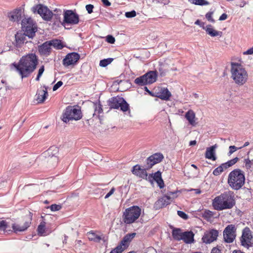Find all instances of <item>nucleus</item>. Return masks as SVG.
I'll return each mask as SVG.
<instances>
[{
  "label": "nucleus",
  "instance_id": "obj_1",
  "mask_svg": "<svg viewBox=\"0 0 253 253\" xmlns=\"http://www.w3.org/2000/svg\"><path fill=\"white\" fill-rule=\"evenodd\" d=\"M38 64V58L35 53H29L23 56L18 63L10 64V69L15 70L22 79L28 77L36 69Z\"/></svg>",
  "mask_w": 253,
  "mask_h": 253
},
{
  "label": "nucleus",
  "instance_id": "obj_2",
  "mask_svg": "<svg viewBox=\"0 0 253 253\" xmlns=\"http://www.w3.org/2000/svg\"><path fill=\"white\" fill-rule=\"evenodd\" d=\"M234 195L231 191H226L216 197L212 201V206L217 211L232 209L235 205Z\"/></svg>",
  "mask_w": 253,
  "mask_h": 253
},
{
  "label": "nucleus",
  "instance_id": "obj_3",
  "mask_svg": "<svg viewBox=\"0 0 253 253\" xmlns=\"http://www.w3.org/2000/svg\"><path fill=\"white\" fill-rule=\"evenodd\" d=\"M231 78L237 85H244L248 81V74L243 66L239 63L232 62L231 64Z\"/></svg>",
  "mask_w": 253,
  "mask_h": 253
},
{
  "label": "nucleus",
  "instance_id": "obj_4",
  "mask_svg": "<svg viewBox=\"0 0 253 253\" xmlns=\"http://www.w3.org/2000/svg\"><path fill=\"white\" fill-rule=\"evenodd\" d=\"M245 181L244 173L240 169H235L228 175V183L233 189H240L245 184Z\"/></svg>",
  "mask_w": 253,
  "mask_h": 253
},
{
  "label": "nucleus",
  "instance_id": "obj_5",
  "mask_svg": "<svg viewBox=\"0 0 253 253\" xmlns=\"http://www.w3.org/2000/svg\"><path fill=\"white\" fill-rule=\"evenodd\" d=\"M141 214V209L137 206H132L126 209L123 212V220L126 224L134 223Z\"/></svg>",
  "mask_w": 253,
  "mask_h": 253
},
{
  "label": "nucleus",
  "instance_id": "obj_6",
  "mask_svg": "<svg viewBox=\"0 0 253 253\" xmlns=\"http://www.w3.org/2000/svg\"><path fill=\"white\" fill-rule=\"evenodd\" d=\"M82 112L80 109L74 106H68L62 114V120L67 123L71 120H79L82 118Z\"/></svg>",
  "mask_w": 253,
  "mask_h": 253
},
{
  "label": "nucleus",
  "instance_id": "obj_7",
  "mask_svg": "<svg viewBox=\"0 0 253 253\" xmlns=\"http://www.w3.org/2000/svg\"><path fill=\"white\" fill-rule=\"evenodd\" d=\"M158 72L152 71L148 72L144 75L136 78L134 83L140 86H144L148 84H152L157 80Z\"/></svg>",
  "mask_w": 253,
  "mask_h": 253
},
{
  "label": "nucleus",
  "instance_id": "obj_8",
  "mask_svg": "<svg viewBox=\"0 0 253 253\" xmlns=\"http://www.w3.org/2000/svg\"><path fill=\"white\" fill-rule=\"evenodd\" d=\"M22 28L25 35L29 38H33L35 36L37 28L31 18H24L22 20Z\"/></svg>",
  "mask_w": 253,
  "mask_h": 253
},
{
  "label": "nucleus",
  "instance_id": "obj_9",
  "mask_svg": "<svg viewBox=\"0 0 253 253\" xmlns=\"http://www.w3.org/2000/svg\"><path fill=\"white\" fill-rule=\"evenodd\" d=\"M33 213L29 211L23 219V223L19 224L14 223L12 225L13 231L17 233L19 232H24L26 231L31 225L32 220Z\"/></svg>",
  "mask_w": 253,
  "mask_h": 253
},
{
  "label": "nucleus",
  "instance_id": "obj_10",
  "mask_svg": "<svg viewBox=\"0 0 253 253\" xmlns=\"http://www.w3.org/2000/svg\"><path fill=\"white\" fill-rule=\"evenodd\" d=\"M109 105L111 108H120L123 112H126L129 108V105L123 97L118 96L111 98L109 101Z\"/></svg>",
  "mask_w": 253,
  "mask_h": 253
},
{
  "label": "nucleus",
  "instance_id": "obj_11",
  "mask_svg": "<svg viewBox=\"0 0 253 253\" xmlns=\"http://www.w3.org/2000/svg\"><path fill=\"white\" fill-rule=\"evenodd\" d=\"M252 239V232L250 229L248 227L244 228L242 230V236L240 238L241 245L244 248L249 249L253 246Z\"/></svg>",
  "mask_w": 253,
  "mask_h": 253
},
{
  "label": "nucleus",
  "instance_id": "obj_12",
  "mask_svg": "<svg viewBox=\"0 0 253 253\" xmlns=\"http://www.w3.org/2000/svg\"><path fill=\"white\" fill-rule=\"evenodd\" d=\"M63 15L64 19L62 23L63 26H65L66 24L76 25L79 23V15L73 10H65Z\"/></svg>",
  "mask_w": 253,
  "mask_h": 253
},
{
  "label": "nucleus",
  "instance_id": "obj_13",
  "mask_svg": "<svg viewBox=\"0 0 253 253\" xmlns=\"http://www.w3.org/2000/svg\"><path fill=\"white\" fill-rule=\"evenodd\" d=\"M237 228L235 225H228L223 231V238L225 242L232 243L236 237Z\"/></svg>",
  "mask_w": 253,
  "mask_h": 253
},
{
  "label": "nucleus",
  "instance_id": "obj_14",
  "mask_svg": "<svg viewBox=\"0 0 253 253\" xmlns=\"http://www.w3.org/2000/svg\"><path fill=\"white\" fill-rule=\"evenodd\" d=\"M33 11L35 13L37 11L42 18L46 21H49L53 16V14L46 6L42 4H38L32 8Z\"/></svg>",
  "mask_w": 253,
  "mask_h": 253
},
{
  "label": "nucleus",
  "instance_id": "obj_15",
  "mask_svg": "<svg viewBox=\"0 0 253 253\" xmlns=\"http://www.w3.org/2000/svg\"><path fill=\"white\" fill-rule=\"evenodd\" d=\"M164 156L161 153H156L152 155L146 160V169H148L152 168V167L155 164L162 162Z\"/></svg>",
  "mask_w": 253,
  "mask_h": 253
},
{
  "label": "nucleus",
  "instance_id": "obj_16",
  "mask_svg": "<svg viewBox=\"0 0 253 253\" xmlns=\"http://www.w3.org/2000/svg\"><path fill=\"white\" fill-rule=\"evenodd\" d=\"M80 58V55L76 52L68 53L63 60V65L65 67L75 65L79 60Z\"/></svg>",
  "mask_w": 253,
  "mask_h": 253
},
{
  "label": "nucleus",
  "instance_id": "obj_17",
  "mask_svg": "<svg viewBox=\"0 0 253 253\" xmlns=\"http://www.w3.org/2000/svg\"><path fill=\"white\" fill-rule=\"evenodd\" d=\"M218 231L215 229H211L206 231L202 238V240L206 244H210L216 240Z\"/></svg>",
  "mask_w": 253,
  "mask_h": 253
},
{
  "label": "nucleus",
  "instance_id": "obj_18",
  "mask_svg": "<svg viewBox=\"0 0 253 253\" xmlns=\"http://www.w3.org/2000/svg\"><path fill=\"white\" fill-rule=\"evenodd\" d=\"M133 174L143 179H146L150 181V175H148L145 169H141L140 167L136 165L134 166L131 170Z\"/></svg>",
  "mask_w": 253,
  "mask_h": 253
},
{
  "label": "nucleus",
  "instance_id": "obj_19",
  "mask_svg": "<svg viewBox=\"0 0 253 253\" xmlns=\"http://www.w3.org/2000/svg\"><path fill=\"white\" fill-rule=\"evenodd\" d=\"M136 234V233L134 232L127 234L124 236L123 240L121 241L120 244L117 246V247H121V250L122 249L123 252L126 249V248L128 246L130 242L135 237Z\"/></svg>",
  "mask_w": 253,
  "mask_h": 253
},
{
  "label": "nucleus",
  "instance_id": "obj_20",
  "mask_svg": "<svg viewBox=\"0 0 253 253\" xmlns=\"http://www.w3.org/2000/svg\"><path fill=\"white\" fill-rule=\"evenodd\" d=\"M38 51L41 55L48 56L51 52L52 48L48 41L38 46Z\"/></svg>",
  "mask_w": 253,
  "mask_h": 253
},
{
  "label": "nucleus",
  "instance_id": "obj_21",
  "mask_svg": "<svg viewBox=\"0 0 253 253\" xmlns=\"http://www.w3.org/2000/svg\"><path fill=\"white\" fill-rule=\"evenodd\" d=\"M48 95L47 88L43 86L40 89L38 90L36 95V100L38 103H43Z\"/></svg>",
  "mask_w": 253,
  "mask_h": 253
},
{
  "label": "nucleus",
  "instance_id": "obj_22",
  "mask_svg": "<svg viewBox=\"0 0 253 253\" xmlns=\"http://www.w3.org/2000/svg\"><path fill=\"white\" fill-rule=\"evenodd\" d=\"M217 148V145L216 144L211 147H208L205 153L206 158L211 160L212 161H215L216 160V157L215 155V149Z\"/></svg>",
  "mask_w": 253,
  "mask_h": 253
},
{
  "label": "nucleus",
  "instance_id": "obj_23",
  "mask_svg": "<svg viewBox=\"0 0 253 253\" xmlns=\"http://www.w3.org/2000/svg\"><path fill=\"white\" fill-rule=\"evenodd\" d=\"M151 179L154 180L157 183L160 188L162 189L164 188L165 184L164 181L162 178L161 173L160 171H158L154 174H152L150 175V181H151Z\"/></svg>",
  "mask_w": 253,
  "mask_h": 253
},
{
  "label": "nucleus",
  "instance_id": "obj_24",
  "mask_svg": "<svg viewBox=\"0 0 253 253\" xmlns=\"http://www.w3.org/2000/svg\"><path fill=\"white\" fill-rule=\"evenodd\" d=\"M171 198L168 196H165L159 199L155 203L157 208H162L170 203Z\"/></svg>",
  "mask_w": 253,
  "mask_h": 253
},
{
  "label": "nucleus",
  "instance_id": "obj_25",
  "mask_svg": "<svg viewBox=\"0 0 253 253\" xmlns=\"http://www.w3.org/2000/svg\"><path fill=\"white\" fill-rule=\"evenodd\" d=\"M171 96L170 92L167 88H162L158 93V97L163 100H169Z\"/></svg>",
  "mask_w": 253,
  "mask_h": 253
},
{
  "label": "nucleus",
  "instance_id": "obj_26",
  "mask_svg": "<svg viewBox=\"0 0 253 253\" xmlns=\"http://www.w3.org/2000/svg\"><path fill=\"white\" fill-rule=\"evenodd\" d=\"M185 117L191 125L195 126L196 125L195 121V113L193 110H190L187 112L185 114Z\"/></svg>",
  "mask_w": 253,
  "mask_h": 253
},
{
  "label": "nucleus",
  "instance_id": "obj_27",
  "mask_svg": "<svg viewBox=\"0 0 253 253\" xmlns=\"http://www.w3.org/2000/svg\"><path fill=\"white\" fill-rule=\"evenodd\" d=\"M194 234L192 231L184 232L182 234V240L185 243L190 244L194 241Z\"/></svg>",
  "mask_w": 253,
  "mask_h": 253
},
{
  "label": "nucleus",
  "instance_id": "obj_28",
  "mask_svg": "<svg viewBox=\"0 0 253 253\" xmlns=\"http://www.w3.org/2000/svg\"><path fill=\"white\" fill-rule=\"evenodd\" d=\"M204 30H206L207 34L211 37L220 36L221 34V32L214 30L211 25H207Z\"/></svg>",
  "mask_w": 253,
  "mask_h": 253
},
{
  "label": "nucleus",
  "instance_id": "obj_29",
  "mask_svg": "<svg viewBox=\"0 0 253 253\" xmlns=\"http://www.w3.org/2000/svg\"><path fill=\"white\" fill-rule=\"evenodd\" d=\"M21 10L15 9L9 14V20L12 21H19L21 15Z\"/></svg>",
  "mask_w": 253,
  "mask_h": 253
},
{
  "label": "nucleus",
  "instance_id": "obj_30",
  "mask_svg": "<svg viewBox=\"0 0 253 253\" xmlns=\"http://www.w3.org/2000/svg\"><path fill=\"white\" fill-rule=\"evenodd\" d=\"M87 236L88 238L90 241H92L97 243L99 242L102 239V236L97 235L93 231L88 232Z\"/></svg>",
  "mask_w": 253,
  "mask_h": 253
},
{
  "label": "nucleus",
  "instance_id": "obj_31",
  "mask_svg": "<svg viewBox=\"0 0 253 253\" xmlns=\"http://www.w3.org/2000/svg\"><path fill=\"white\" fill-rule=\"evenodd\" d=\"M183 233L180 229L175 228L172 230V235L174 239L179 241L182 238Z\"/></svg>",
  "mask_w": 253,
  "mask_h": 253
},
{
  "label": "nucleus",
  "instance_id": "obj_32",
  "mask_svg": "<svg viewBox=\"0 0 253 253\" xmlns=\"http://www.w3.org/2000/svg\"><path fill=\"white\" fill-rule=\"evenodd\" d=\"M45 225L46 223L45 221H42L40 223L37 229L38 235L40 236L46 235V233L45 231Z\"/></svg>",
  "mask_w": 253,
  "mask_h": 253
},
{
  "label": "nucleus",
  "instance_id": "obj_33",
  "mask_svg": "<svg viewBox=\"0 0 253 253\" xmlns=\"http://www.w3.org/2000/svg\"><path fill=\"white\" fill-rule=\"evenodd\" d=\"M49 44L50 46H53L54 48L57 49H61L63 47V45L62 44L61 41L58 40H52L49 41Z\"/></svg>",
  "mask_w": 253,
  "mask_h": 253
},
{
  "label": "nucleus",
  "instance_id": "obj_34",
  "mask_svg": "<svg viewBox=\"0 0 253 253\" xmlns=\"http://www.w3.org/2000/svg\"><path fill=\"white\" fill-rule=\"evenodd\" d=\"M244 167L247 169L252 171L253 170V159L250 160L249 158H246L244 160Z\"/></svg>",
  "mask_w": 253,
  "mask_h": 253
},
{
  "label": "nucleus",
  "instance_id": "obj_35",
  "mask_svg": "<svg viewBox=\"0 0 253 253\" xmlns=\"http://www.w3.org/2000/svg\"><path fill=\"white\" fill-rule=\"evenodd\" d=\"M238 161L239 158L238 157H235L234 159H231L226 163H223L222 166L224 167V169H226L232 167L234 165H235Z\"/></svg>",
  "mask_w": 253,
  "mask_h": 253
},
{
  "label": "nucleus",
  "instance_id": "obj_36",
  "mask_svg": "<svg viewBox=\"0 0 253 253\" xmlns=\"http://www.w3.org/2000/svg\"><path fill=\"white\" fill-rule=\"evenodd\" d=\"M238 161L239 158L238 157H235L234 159H231L226 163H223L222 166L224 167V169H226L232 167L234 165H235Z\"/></svg>",
  "mask_w": 253,
  "mask_h": 253
},
{
  "label": "nucleus",
  "instance_id": "obj_37",
  "mask_svg": "<svg viewBox=\"0 0 253 253\" xmlns=\"http://www.w3.org/2000/svg\"><path fill=\"white\" fill-rule=\"evenodd\" d=\"M158 71L160 76L164 77L166 76V73L168 71L167 66L163 63L159 64Z\"/></svg>",
  "mask_w": 253,
  "mask_h": 253
},
{
  "label": "nucleus",
  "instance_id": "obj_38",
  "mask_svg": "<svg viewBox=\"0 0 253 253\" xmlns=\"http://www.w3.org/2000/svg\"><path fill=\"white\" fill-rule=\"evenodd\" d=\"M93 108L94 109V113L93 115H95V113H97L98 114H100L103 112V109L102 108L101 105L99 103H93Z\"/></svg>",
  "mask_w": 253,
  "mask_h": 253
},
{
  "label": "nucleus",
  "instance_id": "obj_39",
  "mask_svg": "<svg viewBox=\"0 0 253 253\" xmlns=\"http://www.w3.org/2000/svg\"><path fill=\"white\" fill-rule=\"evenodd\" d=\"M225 170L224 167L222 166V164L214 169L213 171V174L215 176H217L220 175L224 170Z\"/></svg>",
  "mask_w": 253,
  "mask_h": 253
},
{
  "label": "nucleus",
  "instance_id": "obj_40",
  "mask_svg": "<svg viewBox=\"0 0 253 253\" xmlns=\"http://www.w3.org/2000/svg\"><path fill=\"white\" fill-rule=\"evenodd\" d=\"M113 60V58H109L100 60L99 65L101 67H105L110 64Z\"/></svg>",
  "mask_w": 253,
  "mask_h": 253
},
{
  "label": "nucleus",
  "instance_id": "obj_41",
  "mask_svg": "<svg viewBox=\"0 0 253 253\" xmlns=\"http://www.w3.org/2000/svg\"><path fill=\"white\" fill-rule=\"evenodd\" d=\"M192 3L196 5H203L209 4V2L205 0H191Z\"/></svg>",
  "mask_w": 253,
  "mask_h": 253
},
{
  "label": "nucleus",
  "instance_id": "obj_42",
  "mask_svg": "<svg viewBox=\"0 0 253 253\" xmlns=\"http://www.w3.org/2000/svg\"><path fill=\"white\" fill-rule=\"evenodd\" d=\"M8 228L7 223L5 220L0 221V230L4 231Z\"/></svg>",
  "mask_w": 253,
  "mask_h": 253
},
{
  "label": "nucleus",
  "instance_id": "obj_43",
  "mask_svg": "<svg viewBox=\"0 0 253 253\" xmlns=\"http://www.w3.org/2000/svg\"><path fill=\"white\" fill-rule=\"evenodd\" d=\"M242 147L237 148L235 146H230L229 147V151L228 153V156H231L234 152L237 151L238 149H241Z\"/></svg>",
  "mask_w": 253,
  "mask_h": 253
},
{
  "label": "nucleus",
  "instance_id": "obj_44",
  "mask_svg": "<svg viewBox=\"0 0 253 253\" xmlns=\"http://www.w3.org/2000/svg\"><path fill=\"white\" fill-rule=\"evenodd\" d=\"M50 209L52 211H57L61 209V206L59 205L53 204L50 206Z\"/></svg>",
  "mask_w": 253,
  "mask_h": 253
},
{
  "label": "nucleus",
  "instance_id": "obj_45",
  "mask_svg": "<svg viewBox=\"0 0 253 253\" xmlns=\"http://www.w3.org/2000/svg\"><path fill=\"white\" fill-rule=\"evenodd\" d=\"M213 14V12H209L206 14V18L207 20L212 23L214 22V20L212 18V15Z\"/></svg>",
  "mask_w": 253,
  "mask_h": 253
},
{
  "label": "nucleus",
  "instance_id": "obj_46",
  "mask_svg": "<svg viewBox=\"0 0 253 253\" xmlns=\"http://www.w3.org/2000/svg\"><path fill=\"white\" fill-rule=\"evenodd\" d=\"M44 70V66H41V68L39 70L38 74L36 79V81H38L40 80V78L42 76V74H43Z\"/></svg>",
  "mask_w": 253,
  "mask_h": 253
},
{
  "label": "nucleus",
  "instance_id": "obj_47",
  "mask_svg": "<svg viewBox=\"0 0 253 253\" xmlns=\"http://www.w3.org/2000/svg\"><path fill=\"white\" fill-rule=\"evenodd\" d=\"M125 16L127 18H132L136 16V12L134 10H132L130 12H126L125 13Z\"/></svg>",
  "mask_w": 253,
  "mask_h": 253
},
{
  "label": "nucleus",
  "instance_id": "obj_48",
  "mask_svg": "<svg viewBox=\"0 0 253 253\" xmlns=\"http://www.w3.org/2000/svg\"><path fill=\"white\" fill-rule=\"evenodd\" d=\"M177 214L180 217L184 219H187L188 218V215L182 211H177Z\"/></svg>",
  "mask_w": 253,
  "mask_h": 253
},
{
  "label": "nucleus",
  "instance_id": "obj_49",
  "mask_svg": "<svg viewBox=\"0 0 253 253\" xmlns=\"http://www.w3.org/2000/svg\"><path fill=\"white\" fill-rule=\"evenodd\" d=\"M121 247L117 246L114 249L112 250L109 253H122L123 252V250H121Z\"/></svg>",
  "mask_w": 253,
  "mask_h": 253
},
{
  "label": "nucleus",
  "instance_id": "obj_50",
  "mask_svg": "<svg viewBox=\"0 0 253 253\" xmlns=\"http://www.w3.org/2000/svg\"><path fill=\"white\" fill-rule=\"evenodd\" d=\"M48 162L49 163H54L55 165L58 162V158L56 156H53L49 159Z\"/></svg>",
  "mask_w": 253,
  "mask_h": 253
},
{
  "label": "nucleus",
  "instance_id": "obj_51",
  "mask_svg": "<svg viewBox=\"0 0 253 253\" xmlns=\"http://www.w3.org/2000/svg\"><path fill=\"white\" fill-rule=\"evenodd\" d=\"M143 253H157L156 250L153 247L147 248Z\"/></svg>",
  "mask_w": 253,
  "mask_h": 253
},
{
  "label": "nucleus",
  "instance_id": "obj_52",
  "mask_svg": "<svg viewBox=\"0 0 253 253\" xmlns=\"http://www.w3.org/2000/svg\"><path fill=\"white\" fill-rule=\"evenodd\" d=\"M63 84L62 81L58 82L53 87V90L55 91Z\"/></svg>",
  "mask_w": 253,
  "mask_h": 253
},
{
  "label": "nucleus",
  "instance_id": "obj_53",
  "mask_svg": "<svg viewBox=\"0 0 253 253\" xmlns=\"http://www.w3.org/2000/svg\"><path fill=\"white\" fill-rule=\"evenodd\" d=\"M107 41L109 43H114L115 42V39L112 36L108 35L107 37Z\"/></svg>",
  "mask_w": 253,
  "mask_h": 253
},
{
  "label": "nucleus",
  "instance_id": "obj_54",
  "mask_svg": "<svg viewBox=\"0 0 253 253\" xmlns=\"http://www.w3.org/2000/svg\"><path fill=\"white\" fill-rule=\"evenodd\" d=\"M93 7H94V6L92 4H87L85 6L86 10L87 11L88 13L89 14H90L92 12Z\"/></svg>",
  "mask_w": 253,
  "mask_h": 253
},
{
  "label": "nucleus",
  "instance_id": "obj_55",
  "mask_svg": "<svg viewBox=\"0 0 253 253\" xmlns=\"http://www.w3.org/2000/svg\"><path fill=\"white\" fill-rule=\"evenodd\" d=\"M195 24L196 25H199L201 27H202L203 29H205L206 27H205V23L201 22L199 20H197L195 22Z\"/></svg>",
  "mask_w": 253,
  "mask_h": 253
},
{
  "label": "nucleus",
  "instance_id": "obj_56",
  "mask_svg": "<svg viewBox=\"0 0 253 253\" xmlns=\"http://www.w3.org/2000/svg\"><path fill=\"white\" fill-rule=\"evenodd\" d=\"M243 54H244V55L253 54V46L252 47L248 49L247 51L244 52Z\"/></svg>",
  "mask_w": 253,
  "mask_h": 253
},
{
  "label": "nucleus",
  "instance_id": "obj_57",
  "mask_svg": "<svg viewBox=\"0 0 253 253\" xmlns=\"http://www.w3.org/2000/svg\"><path fill=\"white\" fill-rule=\"evenodd\" d=\"M115 190V189L114 187H113V188L111 189V190L110 191V192H109V193H108L106 195V196H105V199H107V198H109L111 195H112L114 193V192Z\"/></svg>",
  "mask_w": 253,
  "mask_h": 253
},
{
  "label": "nucleus",
  "instance_id": "obj_58",
  "mask_svg": "<svg viewBox=\"0 0 253 253\" xmlns=\"http://www.w3.org/2000/svg\"><path fill=\"white\" fill-rule=\"evenodd\" d=\"M54 18L56 19V21L54 22L55 24H56V22H59L60 23L62 24V22L61 21V17L60 15L55 14L54 15Z\"/></svg>",
  "mask_w": 253,
  "mask_h": 253
},
{
  "label": "nucleus",
  "instance_id": "obj_59",
  "mask_svg": "<svg viewBox=\"0 0 253 253\" xmlns=\"http://www.w3.org/2000/svg\"><path fill=\"white\" fill-rule=\"evenodd\" d=\"M211 253H221V252L218 248L215 247L211 250Z\"/></svg>",
  "mask_w": 253,
  "mask_h": 253
},
{
  "label": "nucleus",
  "instance_id": "obj_60",
  "mask_svg": "<svg viewBox=\"0 0 253 253\" xmlns=\"http://www.w3.org/2000/svg\"><path fill=\"white\" fill-rule=\"evenodd\" d=\"M103 4L106 6H109L111 5V2L108 0H101Z\"/></svg>",
  "mask_w": 253,
  "mask_h": 253
},
{
  "label": "nucleus",
  "instance_id": "obj_61",
  "mask_svg": "<svg viewBox=\"0 0 253 253\" xmlns=\"http://www.w3.org/2000/svg\"><path fill=\"white\" fill-rule=\"evenodd\" d=\"M227 18V15L225 13L222 14L219 17V20L220 21L226 20Z\"/></svg>",
  "mask_w": 253,
  "mask_h": 253
},
{
  "label": "nucleus",
  "instance_id": "obj_62",
  "mask_svg": "<svg viewBox=\"0 0 253 253\" xmlns=\"http://www.w3.org/2000/svg\"><path fill=\"white\" fill-rule=\"evenodd\" d=\"M196 144V140H192L190 141L189 142V145L190 146H193Z\"/></svg>",
  "mask_w": 253,
  "mask_h": 253
},
{
  "label": "nucleus",
  "instance_id": "obj_63",
  "mask_svg": "<svg viewBox=\"0 0 253 253\" xmlns=\"http://www.w3.org/2000/svg\"><path fill=\"white\" fill-rule=\"evenodd\" d=\"M144 89H145V91H146L147 92H148L149 94H152V92H151V91L148 89V87H147L145 86V87H144Z\"/></svg>",
  "mask_w": 253,
  "mask_h": 253
},
{
  "label": "nucleus",
  "instance_id": "obj_64",
  "mask_svg": "<svg viewBox=\"0 0 253 253\" xmlns=\"http://www.w3.org/2000/svg\"><path fill=\"white\" fill-rule=\"evenodd\" d=\"M233 253H245L243 252H241L240 250H235L233 252Z\"/></svg>",
  "mask_w": 253,
  "mask_h": 253
}]
</instances>
